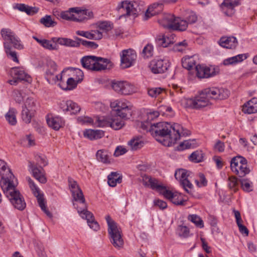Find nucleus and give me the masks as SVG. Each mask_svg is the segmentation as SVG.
<instances>
[{
  "instance_id": "f257e3e1",
  "label": "nucleus",
  "mask_w": 257,
  "mask_h": 257,
  "mask_svg": "<svg viewBox=\"0 0 257 257\" xmlns=\"http://www.w3.org/2000/svg\"><path fill=\"white\" fill-rule=\"evenodd\" d=\"M141 127L150 132L157 141L167 147L174 145L181 136L186 134L183 127L178 123L171 124L167 122L144 121L142 122Z\"/></svg>"
},
{
  "instance_id": "f03ea898",
  "label": "nucleus",
  "mask_w": 257,
  "mask_h": 257,
  "mask_svg": "<svg viewBox=\"0 0 257 257\" xmlns=\"http://www.w3.org/2000/svg\"><path fill=\"white\" fill-rule=\"evenodd\" d=\"M69 186L73 198V205L77 210L80 216L87 220L88 225L94 230L99 229L98 223L94 221L93 214L87 210V205L82 190L77 182L73 179H68Z\"/></svg>"
},
{
  "instance_id": "7ed1b4c3",
  "label": "nucleus",
  "mask_w": 257,
  "mask_h": 257,
  "mask_svg": "<svg viewBox=\"0 0 257 257\" xmlns=\"http://www.w3.org/2000/svg\"><path fill=\"white\" fill-rule=\"evenodd\" d=\"M230 94L229 91L223 88H207L196 97L188 100L191 107L195 109L204 107L211 103V100H222L226 99Z\"/></svg>"
},
{
  "instance_id": "20e7f679",
  "label": "nucleus",
  "mask_w": 257,
  "mask_h": 257,
  "mask_svg": "<svg viewBox=\"0 0 257 257\" xmlns=\"http://www.w3.org/2000/svg\"><path fill=\"white\" fill-rule=\"evenodd\" d=\"M110 62L107 59L94 56H86L81 59L83 68L88 70L98 71L107 69V65Z\"/></svg>"
},
{
  "instance_id": "39448f33",
  "label": "nucleus",
  "mask_w": 257,
  "mask_h": 257,
  "mask_svg": "<svg viewBox=\"0 0 257 257\" xmlns=\"http://www.w3.org/2000/svg\"><path fill=\"white\" fill-rule=\"evenodd\" d=\"M105 219L108 225V232L110 235L111 243L115 248H121L123 245V240L120 228L117 226L116 223L109 215H107Z\"/></svg>"
},
{
  "instance_id": "423d86ee",
  "label": "nucleus",
  "mask_w": 257,
  "mask_h": 257,
  "mask_svg": "<svg viewBox=\"0 0 257 257\" xmlns=\"http://www.w3.org/2000/svg\"><path fill=\"white\" fill-rule=\"evenodd\" d=\"M123 9L126 13L121 15L120 18L126 16H132L136 18L142 12L144 11V2H130L124 1L119 4L117 10L120 11Z\"/></svg>"
},
{
  "instance_id": "0eeeda50",
  "label": "nucleus",
  "mask_w": 257,
  "mask_h": 257,
  "mask_svg": "<svg viewBox=\"0 0 257 257\" xmlns=\"http://www.w3.org/2000/svg\"><path fill=\"white\" fill-rule=\"evenodd\" d=\"M230 168L239 177H244L250 172L246 159L240 156L234 157L231 160Z\"/></svg>"
},
{
  "instance_id": "6e6552de",
  "label": "nucleus",
  "mask_w": 257,
  "mask_h": 257,
  "mask_svg": "<svg viewBox=\"0 0 257 257\" xmlns=\"http://www.w3.org/2000/svg\"><path fill=\"white\" fill-rule=\"evenodd\" d=\"M16 186L14 181H11L7 184L3 182L1 186L4 193L9 198L11 204L18 200L19 198H24L20 191L16 189Z\"/></svg>"
},
{
  "instance_id": "1a4fd4ad",
  "label": "nucleus",
  "mask_w": 257,
  "mask_h": 257,
  "mask_svg": "<svg viewBox=\"0 0 257 257\" xmlns=\"http://www.w3.org/2000/svg\"><path fill=\"white\" fill-rule=\"evenodd\" d=\"M97 121L96 125L99 127L110 126L115 130L120 129L124 125L123 119L117 114L101 120L98 119Z\"/></svg>"
},
{
  "instance_id": "9d476101",
  "label": "nucleus",
  "mask_w": 257,
  "mask_h": 257,
  "mask_svg": "<svg viewBox=\"0 0 257 257\" xmlns=\"http://www.w3.org/2000/svg\"><path fill=\"white\" fill-rule=\"evenodd\" d=\"M27 180L29 183V185L32 190L34 195L37 198L38 203L41 209L49 217L52 216L51 213L47 209L45 205V202L43 197V194L40 192V189L35 184L34 181L30 178L27 177Z\"/></svg>"
},
{
  "instance_id": "9b49d317",
  "label": "nucleus",
  "mask_w": 257,
  "mask_h": 257,
  "mask_svg": "<svg viewBox=\"0 0 257 257\" xmlns=\"http://www.w3.org/2000/svg\"><path fill=\"white\" fill-rule=\"evenodd\" d=\"M121 67L127 68L134 65L137 58L136 54L133 50H124L120 54Z\"/></svg>"
},
{
  "instance_id": "f8f14e48",
  "label": "nucleus",
  "mask_w": 257,
  "mask_h": 257,
  "mask_svg": "<svg viewBox=\"0 0 257 257\" xmlns=\"http://www.w3.org/2000/svg\"><path fill=\"white\" fill-rule=\"evenodd\" d=\"M112 87L115 91L121 94L129 95L135 91L134 86L126 81L113 82Z\"/></svg>"
},
{
  "instance_id": "ddd939ff",
  "label": "nucleus",
  "mask_w": 257,
  "mask_h": 257,
  "mask_svg": "<svg viewBox=\"0 0 257 257\" xmlns=\"http://www.w3.org/2000/svg\"><path fill=\"white\" fill-rule=\"evenodd\" d=\"M169 66V61L167 60L163 59H154L151 62L150 64V69L154 74L164 73Z\"/></svg>"
},
{
  "instance_id": "4468645a",
  "label": "nucleus",
  "mask_w": 257,
  "mask_h": 257,
  "mask_svg": "<svg viewBox=\"0 0 257 257\" xmlns=\"http://www.w3.org/2000/svg\"><path fill=\"white\" fill-rule=\"evenodd\" d=\"M0 176H1V186L2 185L3 182L7 184L15 180V177L8 168L7 163L2 159H0Z\"/></svg>"
},
{
  "instance_id": "2eb2a0df",
  "label": "nucleus",
  "mask_w": 257,
  "mask_h": 257,
  "mask_svg": "<svg viewBox=\"0 0 257 257\" xmlns=\"http://www.w3.org/2000/svg\"><path fill=\"white\" fill-rule=\"evenodd\" d=\"M196 76L199 78H208L216 75L218 71L211 66L207 67L202 65H197L195 66Z\"/></svg>"
},
{
  "instance_id": "dca6fc26",
  "label": "nucleus",
  "mask_w": 257,
  "mask_h": 257,
  "mask_svg": "<svg viewBox=\"0 0 257 257\" xmlns=\"http://www.w3.org/2000/svg\"><path fill=\"white\" fill-rule=\"evenodd\" d=\"M59 107L63 111L69 112L70 114H76L80 110V106L71 100L62 101Z\"/></svg>"
},
{
  "instance_id": "f3484780",
  "label": "nucleus",
  "mask_w": 257,
  "mask_h": 257,
  "mask_svg": "<svg viewBox=\"0 0 257 257\" xmlns=\"http://www.w3.org/2000/svg\"><path fill=\"white\" fill-rule=\"evenodd\" d=\"M29 167L31 169L34 177L41 183L44 184L47 182V179L44 175V170L42 167H37L34 162H29Z\"/></svg>"
},
{
  "instance_id": "a211bd4d",
  "label": "nucleus",
  "mask_w": 257,
  "mask_h": 257,
  "mask_svg": "<svg viewBox=\"0 0 257 257\" xmlns=\"http://www.w3.org/2000/svg\"><path fill=\"white\" fill-rule=\"evenodd\" d=\"M76 10L75 8H71L66 11L61 12L56 11L54 13V15L58 19H62L67 21L77 22L75 13Z\"/></svg>"
},
{
  "instance_id": "6ab92c4d",
  "label": "nucleus",
  "mask_w": 257,
  "mask_h": 257,
  "mask_svg": "<svg viewBox=\"0 0 257 257\" xmlns=\"http://www.w3.org/2000/svg\"><path fill=\"white\" fill-rule=\"evenodd\" d=\"M52 41L53 43H58L62 46L69 47H79L80 43L78 41L73 40L70 38L63 37H53Z\"/></svg>"
},
{
  "instance_id": "aec40b11",
  "label": "nucleus",
  "mask_w": 257,
  "mask_h": 257,
  "mask_svg": "<svg viewBox=\"0 0 257 257\" xmlns=\"http://www.w3.org/2000/svg\"><path fill=\"white\" fill-rule=\"evenodd\" d=\"M163 6L162 3H155L150 6L145 14L144 19L147 20L150 18L159 14L163 10Z\"/></svg>"
},
{
  "instance_id": "412c9836",
  "label": "nucleus",
  "mask_w": 257,
  "mask_h": 257,
  "mask_svg": "<svg viewBox=\"0 0 257 257\" xmlns=\"http://www.w3.org/2000/svg\"><path fill=\"white\" fill-rule=\"evenodd\" d=\"M175 35L168 34L167 35H159L156 37V41L158 45L163 47H167L175 42Z\"/></svg>"
},
{
  "instance_id": "4be33fe9",
  "label": "nucleus",
  "mask_w": 257,
  "mask_h": 257,
  "mask_svg": "<svg viewBox=\"0 0 257 257\" xmlns=\"http://www.w3.org/2000/svg\"><path fill=\"white\" fill-rule=\"evenodd\" d=\"M143 183L145 186L150 187L153 190L159 192L163 189V185L159 183V180L155 178L147 176L143 177Z\"/></svg>"
},
{
  "instance_id": "5701e85b",
  "label": "nucleus",
  "mask_w": 257,
  "mask_h": 257,
  "mask_svg": "<svg viewBox=\"0 0 257 257\" xmlns=\"http://www.w3.org/2000/svg\"><path fill=\"white\" fill-rule=\"evenodd\" d=\"M76 21L77 22H81L90 19L93 17V12L89 10L81 9L79 7L75 8Z\"/></svg>"
},
{
  "instance_id": "b1692460",
  "label": "nucleus",
  "mask_w": 257,
  "mask_h": 257,
  "mask_svg": "<svg viewBox=\"0 0 257 257\" xmlns=\"http://www.w3.org/2000/svg\"><path fill=\"white\" fill-rule=\"evenodd\" d=\"M219 44L227 49H234L238 44L237 40L234 37H222L219 42Z\"/></svg>"
},
{
  "instance_id": "393cba45",
  "label": "nucleus",
  "mask_w": 257,
  "mask_h": 257,
  "mask_svg": "<svg viewBox=\"0 0 257 257\" xmlns=\"http://www.w3.org/2000/svg\"><path fill=\"white\" fill-rule=\"evenodd\" d=\"M175 19V16L172 14H165L158 20V22L164 28L173 30Z\"/></svg>"
},
{
  "instance_id": "a878e982",
  "label": "nucleus",
  "mask_w": 257,
  "mask_h": 257,
  "mask_svg": "<svg viewBox=\"0 0 257 257\" xmlns=\"http://www.w3.org/2000/svg\"><path fill=\"white\" fill-rule=\"evenodd\" d=\"M77 35L82 36L91 40H100L102 38V33L97 30L91 31H77Z\"/></svg>"
},
{
  "instance_id": "bb28decb",
  "label": "nucleus",
  "mask_w": 257,
  "mask_h": 257,
  "mask_svg": "<svg viewBox=\"0 0 257 257\" xmlns=\"http://www.w3.org/2000/svg\"><path fill=\"white\" fill-rule=\"evenodd\" d=\"M242 111L244 113L251 114L257 112V98L253 97L242 106Z\"/></svg>"
},
{
  "instance_id": "cd10ccee",
  "label": "nucleus",
  "mask_w": 257,
  "mask_h": 257,
  "mask_svg": "<svg viewBox=\"0 0 257 257\" xmlns=\"http://www.w3.org/2000/svg\"><path fill=\"white\" fill-rule=\"evenodd\" d=\"M48 125L55 131L59 130L64 125V120L60 116H54L47 119Z\"/></svg>"
},
{
  "instance_id": "c85d7f7f",
  "label": "nucleus",
  "mask_w": 257,
  "mask_h": 257,
  "mask_svg": "<svg viewBox=\"0 0 257 257\" xmlns=\"http://www.w3.org/2000/svg\"><path fill=\"white\" fill-rule=\"evenodd\" d=\"M33 38L39 44H40L43 48L49 50H57L59 48L57 43L53 44L52 39L51 40L47 39H41L36 36H33Z\"/></svg>"
},
{
  "instance_id": "c756f323",
  "label": "nucleus",
  "mask_w": 257,
  "mask_h": 257,
  "mask_svg": "<svg viewBox=\"0 0 257 257\" xmlns=\"http://www.w3.org/2000/svg\"><path fill=\"white\" fill-rule=\"evenodd\" d=\"M104 133L102 130H85L83 132L84 137L89 140H97L102 138L104 136Z\"/></svg>"
},
{
  "instance_id": "7c9ffc66",
  "label": "nucleus",
  "mask_w": 257,
  "mask_h": 257,
  "mask_svg": "<svg viewBox=\"0 0 257 257\" xmlns=\"http://www.w3.org/2000/svg\"><path fill=\"white\" fill-rule=\"evenodd\" d=\"M12 73L15 75V78L19 80L25 81L29 83L31 82V77L22 68H14L13 69Z\"/></svg>"
},
{
  "instance_id": "2f4dec72",
  "label": "nucleus",
  "mask_w": 257,
  "mask_h": 257,
  "mask_svg": "<svg viewBox=\"0 0 257 257\" xmlns=\"http://www.w3.org/2000/svg\"><path fill=\"white\" fill-rule=\"evenodd\" d=\"M247 56L246 54H241L226 58L223 60V64L224 65H235L238 63L241 62L247 58Z\"/></svg>"
},
{
  "instance_id": "473e14b6",
  "label": "nucleus",
  "mask_w": 257,
  "mask_h": 257,
  "mask_svg": "<svg viewBox=\"0 0 257 257\" xmlns=\"http://www.w3.org/2000/svg\"><path fill=\"white\" fill-rule=\"evenodd\" d=\"M196 59L195 56H185L182 59V65L183 68L190 70L196 66Z\"/></svg>"
},
{
  "instance_id": "72a5a7b5",
  "label": "nucleus",
  "mask_w": 257,
  "mask_h": 257,
  "mask_svg": "<svg viewBox=\"0 0 257 257\" xmlns=\"http://www.w3.org/2000/svg\"><path fill=\"white\" fill-rule=\"evenodd\" d=\"M36 110L35 109H29L26 107H23L21 117L22 120L26 123L31 122L32 118L34 116Z\"/></svg>"
},
{
  "instance_id": "f704fd0d",
  "label": "nucleus",
  "mask_w": 257,
  "mask_h": 257,
  "mask_svg": "<svg viewBox=\"0 0 257 257\" xmlns=\"http://www.w3.org/2000/svg\"><path fill=\"white\" fill-rule=\"evenodd\" d=\"M122 181V176L119 174L112 172L107 176V183L109 186L114 187L117 183Z\"/></svg>"
},
{
  "instance_id": "c9c22d12",
  "label": "nucleus",
  "mask_w": 257,
  "mask_h": 257,
  "mask_svg": "<svg viewBox=\"0 0 257 257\" xmlns=\"http://www.w3.org/2000/svg\"><path fill=\"white\" fill-rule=\"evenodd\" d=\"M188 25L186 20L175 17L173 30L184 31L187 29Z\"/></svg>"
},
{
  "instance_id": "e433bc0d",
  "label": "nucleus",
  "mask_w": 257,
  "mask_h": 257,
  "mask_svg": "<svg viewBox=\"0 0 257 257\" xmlns=\"http://www.w3.org/2000/svg\"><path fill=\"white\" fill-rule=\"evenodd\" d=\"M56 71L51 70V69H47L46 71L45 78L47 81L50 84H55L59 80H61L62 76L55 75Z\"/></svg>"
},
{
  "instance_id": "4c0bfd02",
  "label": "nucleus",
  "mask_w": 257,
  "mask_h": 257,
  "mask_svg": "<svg viewBox=\"0 0 257 257\" xmlns=\"http://www.w3.org/2000/svg\"><path fill=\"white\" fill-rule=\"evenodd\" d=\"M14 8L30 15H34L38 12V10L35 8L30 7L23 4H17L14 7Z\"/></svg>"
},
{
  "instance_id": "58836bf2",
  "label": "nucleus",
  "mask_w": 257,
  "mask_h": 257,
  "mask_svg": "<svg viewBox=\"0 0 257 257\" xmlns=\"http://www.w3.org/2000/svg\"><path fill=\"white\" fill-rule=\"evenodd\" d=\"M4 46L7 56L12 59L14 62L19 63V61L17 57V54L16 51H13L11 46L8 42H4Z\"/></svg>"
},
{
  "instance_id": "ea45409f",
  "label": "nucleus",
  "mask_w": 257,
  "mask_h": 257,
  "mask_svg": "<svg viewBox=\"0 0 257 257\" xmlns=\"http://www.w3.org/2000/svg\"><path fill=\"white\" fill-rule=\"evenodd\" d=\"M16 113L17 110L15 108H10L5 115L6 120L11 125H14L17 123Z\"/></svg>"
},
{
  "instance_id": "a19ab883",
  "label": "nucleus",
  "mask_w": 257,
  "mask_h": 257,
  "mask_svg": "<svg viewBox=\"0 0 257 257\" xmlns=\"http://www.w3.org/2000/svg\"><path fill=\"white\" fill-rule=\"evenodd\" d=\"M1 34L4 42H9L16 36V34L11 29L8 28H3L1 31Z\"/></svg>"
},
{
  "instance_id": "79ce46f5",
  "label": "nucleus",
  "mask_w": 257,
  "mask_h": 257,
  "mask_svg": "<svg viewBox=\"0 0 257 257\" xmlns=\"http://www.w3.org/2000/svg\"><path fill=\"white\" fill-rule=\"evenodd\" d=\"M204 155L201 150L193 152L189 157L190 161L194 163H199L203 161Z\"/></svg>"
},
{
  "instance_id": "37998d69",
  "label": "nucleus",
  "mask_w": 257,
  "mask_h": 257,
  "mask_svg": "<svg viewBox=\"0 0 257 257\" xmlns=\"http://www.w3.org/2000/svg\"><path fill=\"white\" fill-rule=\"evenodd\" d=\"M128 145L132 150H137L143 147L144 142L141 138H137L129 141Z\"/></svg>"
},
{
  "instance_id": "c03bdc74",
  "label": "nucleus",
  "mask_w": 257,
  "mask_h": 257,
  "mask_svg": "<svg viewBox=\"0 0 257 257\" xmlns=\"http://www.w3.org/2000/svg\"><path fill=\"white\" fill-rule=\"evenodd\" d=\"M40 22L46 27H53L57 24V23L52 20L51 16L49 15H46L42 18Z\"/></svg>"
},
{
  "instance_id": "a18cd8bd",
  "label": "nucleus",
  "mask_w": 257,
  "mask_h": 257,
  "mask_svg": "<svg viewBox=\"0 0 257 257\" xmlns=\"http://www.w3.org/2000/svg\"><path fill=\"white\" fill-rule=\"evenodd\" d=\"M132 107L131 106L121 110H119L116 112V114L124 120L129 119L132 115Z\"/></svg>"
},
{
  "instance_id": "49530a36",
  "label": "nucleus",
  "mask_w": 257,
  "mask_h": 257,
  "mask_svg": "<svg viewBox=\"0 0 257 257\" xmlns=\"http://www.w3.org/2000/svg\"><path fill=\"white\" fill-rule=\"evenodd\" d=\"M74 39L78 41V42H79L80 44H81L83 46H85L87 48L95 49L98 46V45L94 42L86 41L80 38H78L77 37H75Z\"/></svg>"
},
{
  "instance_id": "de8ad7c7",
  "label": "nucleus",
  "mask_w": 257,
  "mask_h": 257,
  "mask_svg": "<svg viewBox=\"0 0 257 257\" xmlns=\"http://www.w3.org/2000/svg\"><path fill=\"white\" fill-rule=\"evenodd\" d=\"M188 219L194 223L197 227L200 228L204 227L203 221L198 215L196 214L189 215Z\"/></svg>"
},
{
  "instance_id": "09e8293b",
  "label": "nucleus",
  "mask_w": 257,
  "mask_h": 257,
  "mask_svg": "<svg viewBox=\"0 0 257 257\" xmlns=\"http://www.w3.org/2000/svg\"><path fill=\"white\" fill-rule=\"evenodd\" d=\"M96 156L99 161L106 164L110 163L108 153L106 152L98 150L96 153Z\"/></svg>"
},
{
  "instance_id": "8fccbe9b",
  "label": "nucleus",
  "mask_w": 257,
  "mask_h": 257,
  "mask_svg": "<svg viewBox=\"0 0 257 257\" xmlns=\"http://www.w3.org/2000/svg\"><path fill=\"white\" fill-rule=\"evenodd\" d=\"M195 146V140H186L180 143L178 150L182 151L185 149L194 148Z\"/></svg>"
},
{
  "instance_id": "3c124183",
  "label": "nucleus",
  "mask_w": 257,
  "mask_h": 257,
  "mask_svg": "<svg viewBox=\"0 0 257 257\" xmlns=\"http://www.w3.org/2000/svg\"><path fill=\"white\" fill-rule=\"evenodd\" d=\"M98 28L105 32H108L113 28V24L109 21H101L97 23Z\"/></svg>"
},
{
  "instance_id": "603ef678",
  "label": "nucleus",
  "mask_w": 257,
  "mask_h": 257,
  "mask_svg": "<svg viewBox=\"0 0 257 257\" xmlns=\"http://www.w3.org/2000/svg\"><path fill=\"white\" fill-rule=\"evenodd\" d=\"M78 80H75L74 78L70 77L69 78L66 82V87H63L60 84V87L64 90H71L74 89L77 85Z\"/></svg>"
},
{
  "instance_id": "864d4df0",
  "label": "nucleus",
  "mask_w": 257,
  "mask_h": 257,
  "mask_svg": "<svg viewBox=\"0 0 257 257\" xmlns=\"http://www.w3.org/2000/svg\"><path fill=\"white\" fill-rule=\"evenodd\" d=\"M180 184L187 193L190 194H192L193 186L188 180V178L184 179L182 181H181Z\"/></svg>"
},
{
  "instance_id": "5fc2aeb1",
  "label": "nucleus",
  "mask_w": 257,
  "mask_h": 257,
  "mask_svg": "<svg viewBox=\"0 0 257 257\" xmlns=\"http://www.w3.org/2000/svg\"><path fill=\"white\" fill-rule=\"evenodd\" d=\"M189 177L188 172L185 169H180L177 170L175 173V177L177 180L182 181L184 179Z\"/></svg>"
},
{
  "instance_id": "6e6d98bb",
  "label": "nucleus",
  "mask_w": 257,
  "mask_h": 257,
  "mask_svg": "<svg viewBox=\"0 0 257 257\" xmlns=\"http://www.w3.org/2000/svg\"><path fill=\"white\" fill-rule=\"evenodd\" d=\"M12 204L15 208L20 211L24 210L26 207V203L24 198H19L18 200L15 201Z\"/></svg>"
},
{
  "instance_id": "4d7b16f0",
  "label": "nucleus",
  "mask_w": 257,
  "mask_h": 257,
  "mask_svg": "<svg viewBox=\"0 0 257 257\" xmlns=\"http://www.w3.org/2000/svg\"><path fill=\"white\" fill-rule=\"evenodd\" d=\"M188 46V45L187 41L183 40L182 42L175 44L173 47V49L174 51L183 52L187 48Z\"/></svg>"
},
{
  "instance_id": "13d9d810",
  "label": "nucleus",
  "mask_w": 257,
  "mask_h": 257,
  "mask_svg": "<svg viewBox=\"0 0 257 257\" xmlns=\"http://www.w3.org/2000/svg\"><path fill=\"white\" fill-rule=\"evenodd\" d=\"M240 4V0H224L221 6L232 10L233 8Z\"/></svg>"
},
{
  "instance_id": "bf43d9fd",
  "label": "nucleus",
  "mask_w": 257,
  "mask_h": 257,
  "mask_svg": "<svg viewBox=\"0 0 257 257\" xmlns=\"http://www.w3.org/2000/svg\"><path fill=\"white\" fill-rule=\"evenodd\" d=\"M154 47L152 44H147L143 49L142 54L144 57L150 58L153 55Z\"/></svg>"
},
{
  "instance_id": "052dcab7",
  "label": "nucleus",
  "mask_w": 257,
  "mask_h": 257,
  "mask_svg": "<svg viewBox=\"0 0 257 257\" xmlns=\"http://www.w3.org/2000/svg\"><path fill=\"white\" fill-rule=\"evenodd\" d=\"M163 91V89L161 87H154L148 89V94L150 96L156 98L161 94Z\"/></svg>"
},
{
  "instance_id": "680f3d73",
  "label": "nucleus",
  "mask_w": 257,
  "mask_h": 257,
  "mask_svg": "<svg viewBox=\"0 0 257 257\" xmlns=\"http://www.w3.org/2000/svg\"><path fill=\"white\" fill-rule=\"evenodd\" d=\"M9 43L10 46L12 45L13 47L16 49L22 50L24 48L23 45L21 43L20 39L16 35Z\"/></svg>"
},
{
  "instance_id": "e2e57ef3",
  "label": "nucleus",
  "mask_w": 257,
  "mask_h": 257,
  "mask_svg": "<svg viewBox=\"0 0 257 257\" xmlns=\"http://www.w3.org/2000/svg\"><path fill=\"white\" fill-rule=\"evenodd\" d=\"M159 111L162 115H173L172 108L170 106L168 105H161L158 107Z\"/></svg>"
},
{
  "instance_id": "0e129e2a",
  "label": "nucleus",
  "mask_w": 257,
  "mask_h": 257,
  "mask_svg": "<svg viewBox=\"0 0 257 257\" xmlns=\"http://www.w3.org/2000/svg\"><path fill=\"white\" fill-rule=\"evenodd\" d=\"M188 24H192L196 23L197 21V16L195 13L190 11L187 13L186 19Z\"/></svg>"
},
{
  "instance_id": "69168bd1",
  "label": "nucleus",
  "mask_w": 257,
  "mask_h": 257,
  "mask_svg": "<svg viewBox=\"0 0 257 257\" xmlns=\"http://www.w3.org/2000/svg\"><path fill=\"white\" fill-rule=\"evenodd\" d=\"M195 182L199 187H204L207 185V180H206L204 175L202 173L199 174L198 179H196Z\"/></svg>"
},
{
  "instance_id": "338daca9",
  "label": "nucleus",
  "mask_w": 257,
  "mask_h": 257,
  "mask_svg": "<svg viewBox=\"0 0 257 257\" xmlns=\"http://www.w3.org/2000/svg\"><path fill=\"white\" fill-rule=\"evenodd\" d=\"M35 160L37 162V165H39V167L46 166L48 164V161L44 155H37L35 156Z\"/></svg>"
},
{
  "instance_id": "774afa93",
  "label": "nucleus",
  "mask_w": 257,
  "mask_h": 257,
  "mask_svg": "<svg viewBox=\"0 0 257 257\" xmlns=\"http://www.w3.org/2000/svg\"><path fill=\"white\" fill-rule=\"evenodd\" d=\"M159 193L162 194L166 198L170 200L171 198L174 197L175 194L173 193L171 191L167 189L166 186H163V189H161Z\"/></svg>"
}]
</instances>
